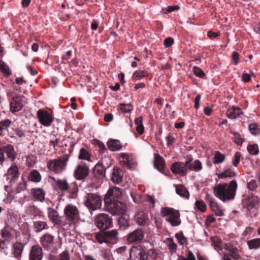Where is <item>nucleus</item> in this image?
I'll return each mask as SVG.
<instances>
[{"instance_id": "6ab92c4d", "label": "nucleus", "mask_w": 260, "mask_h": 260, "mask_svg": "<svg viewBox=\"0 0 260 260\" xmlns=\"http://www.w3.org/2000/svg\"><path fill=\"white\" fill-rule=\"evenodd\" d=\"M43 256V249L40 246L35 245L31 247L29 254V260H42Z\"/></svg>"}, {"instance_id": "c85d7f7f", "label": "nucleus", "mask_w": 260, "mask_h": 260, "mask_svg": "<svg viewBox=\"0 0 260 260\" xmlns=\"http://www.w3.org/2000/svg\"><path fill=\"white\" fill-rule=\"evenodd\" d=\"M123 172L122 171L116 167H114L113 170L112 181L116 184H118L122 181Z\"/></svg>"}, {"instance_id": "473e14b6", "label": "nucleus", "mask_w": 260, "mask_h": 260, "mask_svg": "<svg viewBox=\"0 0 260 260\" xmlns=\"http://www.w3.org/2000/svg\"><path fill=\"white\" fill-rule=\"evenodd\" d=\"M213 162L214 164H220L222 163L225 159V156L221 152L215 151L213 154Z\"/></svg>"}, {"instance_id": "cd10ccee", "label": "nucleus", "mask_w": 260, "mask_h": 260, "mask_svg": "<svg viewBox=\"0 0 260 260\" xmlns=\"http://www.w3.org/2000/svg\"><path fill=\"white\" fill-rule=\"evenodd\" d=\"M176 188V192L181 197L188 199L189 198V193L185 186L182 184H174Z\"/></svg>"}, {"instance_id": "f3484780", "label": "nucleus", "mask_w": 260, "mask_h": 260, "mask_svg": "<svg viewBox=\"0 0 260 260\" xmlns=\"http://www.w3.org/2000/svg\"><path fill=\"white\" fill-rule=\"evenodd\" d=\"M24 98L23 95L14 96L10 103V110L13 113H15L20 111L23 108L22 100Z\"/></svg>"}, {"instance_id": "0eeeda50", "label": "nucleus", "mask_w": 260, "mask_h": 260, "mask_svg": "<svg viewBox=\"0 0 260 260\" xmlns=\"http://www.w3.org/2000/svg\"><path fill=\"white\" fill-rule=\"evenodd\" d=\"M39 123L44 126H51L54 121V115L52 112H49L44 109H39L36 114Z\"/></svg>"}, {"instance_id": "4468645a", "label": "nucleus", "mask_w": 260, "mask_h": 260, "mask_svg": "<svg viewBox=\"0 0 260 260\" xmlns=\"http://www.w3.org/2000/svg\"><path fill=\"white\" fill-rule=\"evenodd\" d=\"M0 149L1 150L0 152L4 156L5 160L8 159L11 161H14L17 158V153L11 144H7L2 148L0 147Z\"/></svg>"}, {"instance_id": "f257e3e1", "label": "nucleus", "mask_w": 260, "mask_h": 260, "mask_svg": "<svg viewBox=\"0 0 260 260\" xmlns=\"http://www.w3.org/2000/svg\"><path fill=\"white\" fill-rule=\"evenodd\" d=\"M238 184L236 180H232L229 184L219 183L214 187V195L223 202L231 201L234 199Z\"/></svg>"}, {"instance_id": "3c124183", "label": "nucleus", "mask_w": 260, "mask_h": 260, "mask_svg": "<svg viewBox=\"0 0 260 260\" xmlns=\"http://www.w3.org/2000/svg\"><path fill=\"white\" fill-rule=\"evenodd\" d=\"M178 260H196V258L192 252L188 251L187 257L183 255H178Z\"/></svg>"}, {"instance_id": "69168bd1", "label": "nucleus", "mask_w": 260, "mask_h": 260, "mask_svg": "<svg viewBox=\"0 0 260 260\" xmlns=\"http://www.w3.org/2000/svg\"><path fill=\"white\" fill-rule=\"evenodd\" d=\"M192 158H190L185 162H184L185 167H186L187 170H193V162H192Z\"/></svg>"}, {"instance_id": "5fc2aeb1", "label": "nucleus", "mask_w": 260, "mask_h": 260, "mask_svg": "<svg viewBox=\"0 0 260 260\" xmlns=\"http://www.w3.org/2000/svg\"><path fill=\"white\" fill-rule=\"evenodd\" d=\"M144 73L145 71H136L134 73L132 76V79H133L134 81L139 80L145 76Z\"/></svg>"}, {"instance_id": "0e129e2a", "label": "nucleus", "mask_w": 260, "mask_h": 260, "mask_svg": "<svg viewBox=\"0 0 260 260\" xmlns=\"http://www.w3.org/2000/svg\"><path fill=\"white\" fill-rule=\"evenodd\" d=\"M247 187L250 190H255L257 187L256 181L255 180H252L247 183Z\"/></svg>"}, {"instance_id": "5701e85b", "label": "nucleus", "mask_w": 260, "mask_h": 260, "mask_svg": "<svg viewBox=\"0 0 260 260\" xmlns=\"http://www.w3.org/2000/svg\"><path fill=\"white\" fill-rule=\"evenodd\" d=\"M26 213L30 218L34 219L36 217H42L44 216L43 212L37 207L34 205L29 206L27 207Z\"/></svg>"}, {"instance_id": "774afa93", "label": "nucleus", "mask_w": 260, "mask_h": 260, "mask_svg": "<svg viewBox=\"0 0 260 260\" xmlns=\"http://www.w3.org/2000/svg\"><path fill=\"white\" fill-rule=\"evenodd\" d=\"M11 122L10 120L7 119L4 121H0V127L2 128V132L4 129V127H8Z\"/></svg>"}, {"instance_id": "39448f33", "label": "nucleus", "mask_w": 260, "mask_h": 260, "mask_svg": "<svg viewBox=\"0 0 260 260\" xmlns=\"http://www.w3.org/2000/svg\"><path fill=\"white\" fill-rule=\"evenodd\" d=\"M94 224L101 230H107L113 226L112 217L105 213H100L95 217Z\"/></svg>"}, {"instance_id": "09e8293b", "label": "nucleus", "mask_w": 260, "mask_h": 260, "mask_svg": "<svg viewBox=\"0 0 260 260\" xmlns=\"http://www.w3.org/2000/svg\"><path fill=\"white\" fill-rule=\"evenodd\" d=\"M0 235L6 241H8L10 238L12 234L10 229L8 228L5 227L2 230V232L0 233Z\"/></svg>"}, {"instance_id": "c03bdc74", "label": "nucleus", "mask_w": 260, "mask_h": 260, "mask_svg": "<svg viewBox=\"0 0 260 260\" xmlns=\"http://www.w3.org/2000/svg\"><path fill=\"white\" fill-rule=\"evenodd\" d=\"M147 260H156L158 253L155 249L150 248L146 251Z\"/></svg>"}, {"instance_id": "bf43d9fd", "label": "nucleus", "mask_w": 260, "mask_h": 260, "mask_svg": "<svg viewBox=\"0 0 260 260\" xmlns=\"http://www.w3.org/2000/svg\"><path fill=\"white\" fill-rule=\"evenodd\" d=\"M202 169V164L199 159H196L193 161V170L198 172Z\"/></svg>"}, {"instance_id": "a878e982", "label": "nucleus", "mask_w": 260, "mask_h": 260, "mask_svg": "<svg viewBox=\"0 0 260 260\" xmlns=\"http://www.w3.org/2000/svg\"><path fill=\"white\" fill-rule=\"evenodd\" d=\"M107 240H108V244L112 242L116 243L118 240V233L116 230H112L111 231H105Z\"/></svg>"}, {"instance_id": "bb28decb", "label": "nucleus", "mask_w": 260, "mask_h": 260, "mask_svg": "<svg viewBox=\"0 0 260 260\" xmlns=\"http://www.w3.org/2000/svg\"><path fill=\"white\" fill-rule=\"evenodd\" d=\"M154 166L160 172L162 173V171L166 167L165 160L162 156L159 154H155V159L154 161Z\"/></svg>"}, {"instance_id": "c756f323", "label": "nucleus", "mask_w": 260, "mask_h": 260, "mask_svg": "<svg viewBox=\"0 0 260 260\" xmlns=\"http://www.w3.org/2000/svg\"><path fill=\"white\" fill-rule=\"evenodd\" d=\"M107 146L109 149L112 151L120 150L122 146L120 142L118 140H110L107 142Z\"/></svg>"}, {"instance_id": "f8f14e48", "label": "nucleus", "mask_w": 260, "mask_h": 260, "mask_svg": "<svg viewBox=\"0 0 260 260\" xmlns=\"http://www.w3.org/2000/svg\"><path fill=\"white\" fill-rule=\"evenodd\" d=\"M242 203L244 207L246 208L248 211H250L259 205L260 200L257 196L251 193L243 199Z\"/></svg>"}, {"instance_id": "338daca9", "label": "nucleus", "mask_w": 260, "mask_h": 260, "mask_svg": "<svg viewBox=\"0 0 260 260\" xmlns=\"http://www.w3.org/2000/svg\"><path fill=\"white\" fill-rule=\"evenodd\" d=\"M174 43V39L171 37H168L164 40V45L166 47H171Z\"/></svg>"}, {"instance_id": "2f4dec72", "label": "nucleus", "mask_w": 260, "mask_h": 260, "mask_svg": "<svg viewBox=\"0 0 260 260\" xmlns=\"http://www.w3.org/2000/svg\"><path fill=\"white\" fill-rule=\"evenodd\" d=\"M129 219L126 215L121 216L118 219V224L121 230H124L129 226Z\"/></svg>"}, {"instance_id": "9b49d317", "label": "nucleus", "mask_w": 260, "mask_h": 260, "mask_svg": "<svg viewBox=\"0 0 260 260\" xmlns=\"http://www.w3.org/2000/svg\"><path fill=\"white\" fill-rule=\"evenodd\" d=\"M121 197V192L119 188L112 187L110 188L105 195L104 201L105 204L111 203L113 201H119Z\"/></svg>"}, {"instance_id": "dca6fc26", "label": "nucleus", "mask_w": 260, "mask_h": 260, "mask_svg": "<svg viewBox=\"0 0 260 260\" xmlns=\"http://www.w3.org/2000/svg\"><path fill=\"white\" fill-rule=\"evenodd\" d=\"M47 213L49 219L54 225L63 226L65 225V222L63 221L61 217L59 215L58 212L55 209L49 207L47 208Z\"/></svg>"}, {"instance_id": "49530a36", "label": "nucleus", "mask_w": 260, "mask_h": 260, "mask_svg": "<svg viewBox=\"0 0 260 260\" xmlns=\"http://www.w3.org/2000/svg\"><path fill=\"white\" fill-rule=\"evenodd\" d=\"M206 200L209 203L210 207L212 211L219 207L215 200L209 194L206 195Z\"/></svg>"}, {"instance_id": "a18cd8bd", "label": "nucleus", "mask_w": 260, "mask_h": 260, "mask_svg": "<svg viewBox=\"0 0 260 260\" xmlns=\"http://www.w3.org/2000/svg\"><path fill=\"white\" fill-rule=\"evenodd\" d=\"M0 71L7 77L11 74L9 66L2 60H0Z\"/></svg>"}, {"instance_id": "1a4fd4ad", "label": "nucleus", "mask_w": 260, "mask_h": 260, "mask_svg": "<svg viewBox=\"0 0 260 260\" xmlns=\"http://www.w3.org/2000/svg\"><path fill=\"white\" fill-rule=\"evenodd\" d=\"M105 205L107 210L113 215L122 214L126 211V205L120 201H113Z\"/></svg>"}, {"instance_id": "f704fd0d", "label": "nucleus", "mask_w": 260, "mask_h": 260, "mask_svg": "<svg viewBox=\"0 0 260 260\" xmlns=\"http://www.w3.org/2000/svg\"><path fill=\"white\" fill-rule=\"evenodd\" d=\"M135 124L136 125V131L139 135L144 133V127L143 124V117L139 116L135 119Z\"/></svg>"}, {"instance_id": "b1692460", "label": "nucleus", "mask_w": 260, "mask_h": 260, "mask_svg": "<svg viewBox=\"0 0 260 260\" xmlns=\"http://www.w3.org/2000/svg\"><path fill=\"white\" fill-rule=\"evenodd\" d=\"M243 114V112L238 107L232 106L228 109L226 116L230 119H236L241 115Z\"/></svg>"}, {"instance_id": "4d7b16f0", "label": "nucleus", "mask_w": 260, "mask_h": 260, "mask_svg": "<svg viewBox=\"0 0 260 260\" xmlns=\"http://www.w3.org/2000/svg\"><path fill=\"white\" fill-rule=\"evenodd\" d=\"M234 141L238 145L241 146L244 142V139L241 137L240 135L238 133H234Z\"/></svg>"}, {"instance_id": "6e6d98bb", "label": "nucleus", "mask_w": 260, "mask_h": 260, "mask_svg": "<svg viewBox=\"0 0 260 260\" xmlns=\"http://www.w3.org/2000/svg\"><path fill=\"white\" fill-rule=\"evenodd\" d=\"M133 106L131 104H120V108L121 111L124 113H129L132 110Z\"/></svg>"}, {"instance_id": "a19ab883", "label": "nucleus", "mask_w": 260, "mask_h": 260, "mask_svg": "<svg viewBox=\"0 0 260 260\" xmlns=\"http://www.w3.org/2000/svg\"><path fill=\"white\" fill-rule=\"evenodd\" d=\"M70 193L69 197L71 199H74L77 197L78 191V187L76 183L70 185V189L68 190Z\"/></svg>"}, {"instance_id": "72a5a7b5", "label": "nucleus", "mask_w": 260, "mask_h": 260, "mask_svg": "<svg viewBox=\"0 0 260 260\" xmlns=\"http://www.w3.org/2000/svg\"><path fill=\"white\" fill-rule=\"evenodd\" d=\"M33 224L36 232H40L44 230L48 229L49 228L47 223L43 221H35Z\"/></svg>"}, {"instance_id": "a211bd4d", "label": "nucleus", "mask_w": 260, "mask_h": 260, "mask_svg": "<svg viewBox=\"0 0 260 260\" xmlns=\"http://www.w3.org/2000/svg\"><path fill=\"white\" fill-rule=\"evenodd\" d=\"M172 172L175 174H179L182 176H186L187 173V169L185 164L180 161L174 162L171 166Z\"/></svg>"}, {"instance_id": "9d476101", "label": "nucleus", "mask_w": 260, "mask_h": 260, "mask_svg": "<svg viewBox=\"0 0 260 260\" xmlns=\"http://www.w3.org/2000/svg\"><path fill=\"white\" fill-rule=\"evenodd\" d=\"M131 260H147L146 251L140 245L134 246L129 250Z\"/></svg>"}, {"instance_id": "79ce46f5", "label": "nucleus", "mask_w": 260, "mask_h": 260, "mask_svg": "<svg viewBox=\"0 0 260 260\" xmlns=\"http://www.w3.org/2000/svg\"><path fill=\"white\" fill-rule=\"evenodd\" d=\"M8 173L9 175L12 176V179H15L18 178L19 172L17 166L15 164H12L10 168L9 169Z\"/></svg>"}, {"instance_id": "680f3d73", "label": "nucleus", "mask_w": 260, "mask_h": 260, "mask_svg": "<svg viewBox=\"0 0 260 260\" xmlns=\"http://www.w3.org/2000/svg\"><path fill=\"white\" fill-rule=\"evenodd\" d=\"M59 260H70V255L68 250H64L59 254Z\"/></svg>"}, {"instance_id": "7ed1b4c3", "label": "nucleus", "mask_w": 260, "mask_h": 260, "mask_svg": "<svg viewBox=\"0 0 260 260\" xmlns=\"http://www.w3.org/2000/svg\"><path fill=\"white\" fill-rule=\"evenodd\" d=\"M69 155L65 154L57 159L50 160L47 162V168L51 171L59 174L65 169L69 159Z\"/></svg>"}, {"instance_id": "412c9836", "label": "nucleus", "mask_w": 260, "mask_h": 260, "mask_svg": "<svg viewBox=\"0 0 260 260\" xmlns=\"http://www.w3.org/2000/svg\"><path fill=\"white\" fill-rule=\"evenodd\" d=\"M135 220L140 226L145 225L149 221L148 213L143 211L137 212L135 215Z\"/></svg>"}, {"instance_id": "aec40b11", "label": "nucleus", "mask_w": 260, "mask_h": 260, "mask_svg": "<svg viewBox=\"0 0 260 260\" xmlns=\"http://www.w3.org/2000/svg\"><path fill=\"white\" fill-rule=\"evenodd\" d=\"M144 235L141 229H136L127 235L126 240L130 243L140 242L143 240Z\"/></svg>"}, {"instance_id": "de8ad7c7", "label": "nucleus", "mask_w": 260, "mask_h": 260, "mask_svg": "<svg viewBox=\"0 0 260 260\" xmlns=\"http://www.w3.org/2000/svg\"><path fill=\"white\" fill-rule=\"evenodd\" d=\"M247 149L251 155H257L259 153V149L257 144L248 145Z\"/></svg>"}, {"instance_id": "423d86ee", "label": "nucleus", "mask_w": 260, "mask_h": 260, "mask_svg": "<svg viewBox=\"0 0 260 260\" xmlns=\"http://www.w3.org/2000/svg\"><path fill=\"white\" fill-rule=\"evenodd\" d=\"M40 242L45 250L51 251L54 254L57 253L55 245V237L49 233H46L40 238Z\"/></svg>"}, {"instance_id": "13d9d810", "label": "nucleus", "mask_w": 260, "mask_h": 260, "mask_svg": "<svg viewBox=\"0 0 260 260\" xmlns=\"http://www.w3.org/2000/svg\"><path fill=\"white\" fill-rule=\"evenodd\" d=\"M121 162L122 165H123V166L130 169H132L135 166L134 162L130 160L129 157H128V158L125 160H121Z\"/></svg>"}, {"instance_id": "8fccbe9b", "label": "nucleus", "mask_w": 260, "mask_h": 260, "mask_svg": "<svg viewBox=\"0 0 260 260\" xmlns=\"http://www.w3.org/2000/svg\"><path fill=\"white\" fill-rule=\"evenodd\" d=\"M192 71L196 76L200 78H204L206 76L204 71L199 67H194L192 68Z\"/></svg>"}, {"instance_id": "ea45409f", "label": "nucleus", "mask_w": 260, "mask_h": 260, "mask_svg": "<svg viewBox=\"0 0 260 260\" xmlns=\"http://www.w3.org/2000/svg\"><path fill=\"white\" fill-rule=\"evenodd\" d=\"M56 184L62 191H67L70 189V185L66 179L58 180L56 182Z\"/></svg>"}, {"instance_id": "c9c22d12", "label": "nucleus", "mask_w": 260, "mask_h": 260, "mask_svg": "<svg viewBox=\"0 0 260 260\" xmlns=\"http://www.w3.org/2000/svg\"><path fill=\"white\" fill-rule=\"evenodd\" d=\"M41 178L40 173L36 170L32 171L28 175V179L33 182H39Z\"/></svg>"}, {"instance_id": "e433bc0d", "label": "nucleus", "mask_w": 260, "mask_h": 260, "mask_svg": "<svg viewBox=\"0 0 260 260\" xmlns=\"http://www.w3.org/2000/svg\"><path fill=\"white\" fill-rule=\"evenodd\" d=\"M78 158L82 160H86L89 161H91L90 153L84 148H82L80 150Z\"/></svg>"}, {"instance_id": "2eb2a0df", "label": "nucleus", "mask_w": 260, "mask_h": 260, "mask_svg": "<svg viewBox=\"0 0 260 260\" xmlns=\"http://www.w3.org/2000/svg\"><path fill=\"white\" fill-rule=\"evenodd\" d=\"M89 169L85 164L79 165L75 170L74 176L77 180H83L89 175Z\"/></svg>"}, {"instance_id": "052dcab7", "label": "nucleus", "mask_w": 260, "mask_h": 260, "mask_svg": "<svg viewBox=\"0 0 260 260\" xmlns=\"http://www.w3.org/2000/svg\"><path fill=\"white\" fill-rule=\"evenodd\" d=\"M241 154L240 152H236L234 155V159L233 161V165L235 167H237L240 161Z\"/></svg>"}, {"instance_id": "393cba45", "label": "nucleus", "mask_w": 260, "mask_h": 260, "mask_svg": "<svg viewBox=\"0 0 260 260\" xmlns=\"http://www.w3.org/2000/svg\"><path fill=\"white\" fill-rule=\"evenodd\" d=\"M31 193L35 200L41 202L44 200L45 192L43 189L40 188H32Z\"/></svg>"}, {"instance_id": "e2e57ef3", "label": "nucleus", "mask_w": 260, "mask_h": 260, "mask_svg": "<svg viewBox=\"0 0 260 260\" xmlns=\"http://www.w3.org/2000/svg\"><path fill=\"white\" fill-rule=\"evenodd\" d=\"M169 249L170 250V251L174 252L176 250L177 245L176 243L174 242L173 239H169Z\"/></svg>"}, {"instance_id": "4be33fe9", "label": "nucleus", "mask_w": 260, "mask_h": 260, "mask_svg": "<svg viewBox=\"0 0 260 260\" xmlns=\"http://www.w3.org/2000/svg\"><path fill=\"white\" fill-rule=\"evenodd\" d=\"M24 247V244L21 242L14 243L13 244L12 248V254L13 255L14 257L20 259Z\"/></svg>"}, {"instance_id": "603ef678", "label": "nucleus", "mask_w": 260, "mask_h": 260, "mask_svg": "<svg viewBox=\"0 0 260 260\" xmlns=\"http://www.w3.org/2000/svg\"><path fill=\"white\" fill-rule=\"evenodd\" d=\"M197 209L202 212H204L206 210V205L203 201H196L195 203Z\"/></svg>"}, {"instance_id": "7c9ffc66", "label": "nucleus", "mask_w": 260, "mask_h": 260, "mask_svg": "<svg viewBox=\"0 0 260 260\" xmlns=\"http://www.w3.org/2000/svg\"><path fill=\"white\" fill-rule=\"evenodd\" d=\"M94 237L96 241L100 244L104 243L108 244V240H107L105 234V230H101L99 232L94 233Z\"/></svg>"}, {"instance_id": "f03ea898", "label": "nucleus", "mask_w": 260, "mask_h": 260, "mask_svg": "<svg viewBox=\"0 0 260 260\" xmlns=\"http://www.w3.org/2000/svg\"><path fill=\"white\" fill-rule=\"evenodd\" d=\"M160 215L166 217V220L173 226H177L181 224L180 214L178 210L170 207H162L160 209Z\"/></svg>"}, {"instance_id": "6e6552de", "label": "nucleus", "mask_w": 260, "mask_h": 260, "mask_svg": "<svg viewBox=\"0 0 260 260\" xmlns=\"http://www.w3.org/2000/svg\"><path fill=\"white\" fill-rule=\"evenodd\" d=\"M85 205L88 209L94 211L101 207L102 200L99 195L89 193L86 197Z\"/></svg>"}, {"instance_id": "58836bf2", "label": "nucleus", "mask_w": 260, "mask_h": 260, "mask_svg": "<svg viewBox=\"0 0 260 260\" xmlns=\"http://www.w3.org/2000/svg\"><path fill=\"white\" fill-rule=\"evenodd\" d=\"M225 249L230 252V256L233 258L237 259L239 258L238 250L236 247L226 244L225 245Z\"/></svg>"}, {"instance_id": "4c0bfd02", "label": "nucleus", "mask_w": 260, "mask_h": 260, "mask_svg": "<svg viewBox=\"0 0 260 260\" xmlns=\"http://www.w3.org/2000/svg\"><path fill=\"white\" fill-rule=\"evenodd\" d=\"M217 175L219 179H222L224 178H232L236 176V173L233 171L231 169H228L227 170H224L221 173Z\"/></svg>"}, {"instance_id": "ddd939ff", "label": "nucleus", "mask_w": 260, "mask_h": 260, "mask_svg": "<svg viewBox=\"0 0 260 260\" xmlns=\"http://www.w3.org/2000/svg\"><path fill=\"white\" fill-rule=\"evenodd\" d=\"M63 213L66 220L69 222H73L79 216L78 208L71 204L68 205L64 209Z\"/></svg>"}, {"instance_id": "37998d69", "label": "nucleus", "mask_w": 260, "mask_h": 260, "mask_svg": "<svg viewBox=\"0 0 260 260\" xmlns=\"http://www.w3.org/2000/svg\"><path fill=\"white\" fill-rule=\"evenodd\" d=\"M247 245L250 249L260 247V238H255L247 241Z\"/></svg>"}, {"instance_id": "20e7f679", "label": "nucleus", "mask_w": 260, "mask_h": 260, "mask_svg": "<svg viewBox=\"0 0 260 260\" xmlns=\"http://www.w3.org/2000/svg\"><path fill=\"white\" fill-rule=\"evenodd\" d=\"M106 168L102 164L98 163L94 167L90 178L91 185L94 187L102 182L105 177Z\"/></svg>"}, {"instance_id": "864d4df0", "label": "nucleus", "mask_w": 260, "mask_h": 260, "mask_svg": "<svg viewBox=\"0 0 260 260\" xmlns=\"http://www.w3.org/2000/svg\"><path fill=\"white\" fill-rule=\"evenodd\" d=\"M249 129L250 133L253 135H256L259 133V125L255 123L249 124Z\"/></svg>"}]
</instances>
